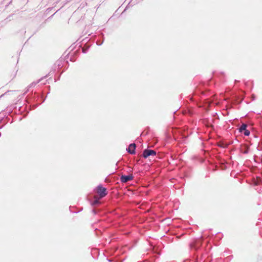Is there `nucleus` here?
<instances>
[{
    "label": "nucleus",
    "mask_w": 262,
    "mask_h": 262,
    "mask_svg": "<svg viewBox=\"0 0 262 262\" xmlns=\"http://www.w3.org/2000/svg\"><path fill=\"white\" fill-rule=\"evenodd\" d=\"M97 191V193L99 194L101 198H103L107 194L106 189L101 186H98Z\"/></svg>",
    "instance_id": "1"
},
{
    "label": "nucleus",
    "mask_w": 262,
    "mask_h": 262,
    "mask_svg": "<svg viewBox=\"0 0 262 262\" xmlns=\"http://www.w3.org/2000/svg\"><path fill=\"white\" fill-rule=\"evenodd\" d=\"M156 154V151L153 150L145 149L143 152V156L145 158H146L150 156H155Z\"/></svg>",
    "instance_id": "2"
},
{
    "label": "nucleus",
    "mask_w": 262,
    "mask_h": 262,
    "mask_svg": "<svg viewBox=\"0 0 262 262\" xmlns=\"http://www.w3.org/2000/svg\"><path fill=\"white\" fill-rule=\"evenodd\" d=\"M133 179V176L132 174L128 175V176H124L122 175L120 178V180L122 183H126L127 182L132 180Z\"/></svg>",
    "instance_id": "3"
},
{
    "label": "nucleus",
    "mask_w": 262,
    "mask_h": 262,
    "mask_svg": "<svg viewBox=\"0 0 262 262\" xmlns=\"http://www.w3.org/2000/svg\"><path fill=\"white\" fill-rule=\"evenodd\" d=\"M136 144L135 143L130 144L128 148L127 151L130 154H134L135 153Z\"/></svg>",
    "instance_id": "4"
},
{
    "label": "nucleus",
    "mask_w": 262,
    "mask_h": 262,
    "mask_svg": "<svg viewBox=\"0 0 262 262\" xmlns=\"http://www.w3.org/2000/svg\"><path fill=\"white\" fill-rule=\"evenodd\" d=\"M247 125L245 124H243L239 128V131L242 132L246 129Z\"/></svg>",
    "instance_id": "5"
},
{
    "label": "nucleus",
    "mask_w": 262,
    "mask_h": 262,
    "mask_svg": "<svg viewBox=\"0 0 262 262\" xmlns=\"http://www.w3.org/2000/svg\"><path fill=\"white\" fill-rule=\"evenodd\" d=\"M244 134L245 136H249L250 134V132L248 130L246 129L245 130H244Z\"/></svg>",
    "instance_id": "6"
},
{
    "label": "nucleus",
    "mask_w": 262,
    "mask_h": 262,
    "mask_svg": "<svg viewBox=\"0 0 262 262\" xmlns=\"http://www.w3.org/2000/svg\"><path fill=\"white\" fill-rule=\"evenodd\" d=\"M99 203V201L98 200H96L94 202V204H96Z\"/></svg>",
    "instance_id": "7"
}]
</instances>
